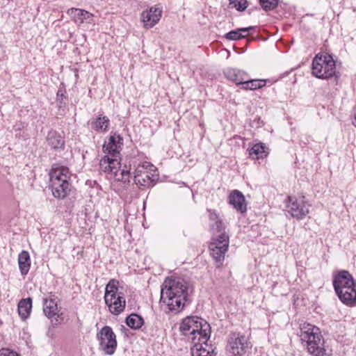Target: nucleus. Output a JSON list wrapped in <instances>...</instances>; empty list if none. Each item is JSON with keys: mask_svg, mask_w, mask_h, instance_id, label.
<instances>
[{"mask_svg": "<svg viewBox=\"0 0 356 356\" xmlns=\"http://www.w3.org/2000/svg\"><path fill=\"white\" fill-rule=\"evenodd\" d=\"M179 330L191 339L193 348L200 352L197 356H210L209 350L203 347L207 346L211 335V326L204 319L197 316H187L182 320Z\"/></svg>", "mask_w": 356, "mask_h": 356, "instance_id": "f257e3e1", "label": "nucleus"}, {"mask_svg": "<svg viewBox=\"0 0 356 356\" xmlns=\"http://www.w3.org/2000/svg\"><path fill=\"white\" fill-rule=\"evenodd\" d=\"M188 298V286L184 280L167 278L161 286L160 302L169 311L180 312L185 306Z\"/></svg>", "mask_w": 356, "mask_h": 356, "instance_id": "f03ea898", "label": "nucleus"}, {"mask_svg": "<svg viewBox=\"0 0 356 356\" xmlns=\"http://www.w3.org/2000/svg\"><path fill=\"white\" fill-rule=\"evenodd\" d=\"M302 343L307 346V351L313 356H324L323 339L320 329L308 323L300 325L299 333Z\"/></svg>", "mask_w": 356, "mask_h": 356, "instance_id": "7ed1b4c3", "label": "nucleus"}, {"mask_svg": "<svg viewBox=\"0 0 356 356\" xmlns=\"http://www.w3.org/2000/svg\"><path fill=\"white\" fill-rule=\"evenodd\" d=\"M312 73L316 78L327 79L334 77L337 83L340 74L336 71V63L328 54H318L312 60Z\"/></svg>", "mask_w": 356, "mask_h": 356, "instance_id": "20e7f679", "label": "nucleus"}, {"mask_svg": "<svg viewBox=\"0 0 356 356\" xmlns=\"http://www.w3.org/2000/svg\"><path fill=\"white\" fill-rule=\"evenodd\" d=\"M104 298L105 304L112 314L118 316L124 312L126 300L124 293L120 291L118 280L112 279L108 282L105 288Z\"/></svg>", "mask_w": 356, "mask_h": 356, "instance_id": "39448f33", "label": "nucleus"}, {"mask_svg": "<svg viewBox=\"0 0 356 356\" xmlns=\"http://www.w3.org/2000/svg\"><path fill=\"white\" fill-rule=\"evenodd\" d=\"M310 204L305 197L289 196L286 202V211L297 220L303 219L309 212Z\"/></svg>", "mask_w": 356, "mask_h": 356, "instance_id": "423d86ee", "label": "nucleus"}, {"mask_svg": "<svg viewBox=\"0 0 356 356\" xmlns=\"http://www.w3.org/2000/svg\"><path fill=\"white\" fill-rule=\"evenodd\" d=\"M249 348V343L245 336L236 332L229 334L227 350L233 356H243L247 353Z\"/></svg>", "mask_w": 356, "mask_h": 356, "instance_id": "0eeeda50", "label": "nucleus"}, {"mask_svg": "<svg viewBox=\"0 0 356 356\" xmlns=\"http://www.w3.org/2000/svg\"><path fill=\"white\" fill-rule=\"evenodd\" d=\"M99 334V348L105 354H113L117 346V341L112 328L106 325L101 329Z\"/></svg>", "mask_w": 356, "mask_h": 356, "instance_id": "6e6552de", "label": "nucleus"}, {"mask_svg": "<svg viewBox=\"0 0 356 356\" xmlns=\"http://www.w3.org/2000/svg\"><path fill=\"white\" fill-rule=\"evenodd\" d=\"M162 7L156 5L142 12L140 15L141 21L146 29L152 28L161 19L162 15Z\"/></svg>", "mask_w": 356, "mask_h": 356, "instance_id": "1a4fd4ad", "label": "nucleus"}, {"mask_svg": "<svg viewBox=\"0 0 356 356\" xmlns=\"http://www.w3.org/2000/svg\"><path fill=\"white\" fill-rule=\"evenodd\" d=\"M122 145L123 138L115 132L111 134L108 143L104 144L102 149L106 155H111L112 157H118Z\"/></svg>", "mask_w": 356, "mask_h": 356, "instance_id": "9d476101", "label": "nucleus"}, {"mask_svg": "<svg viewBox=\"0 0 356 356\" xmlns=\"http://www.w3.org/2000/svg\"><path fill=\"white\" fill-rule=\"evenodd\" d=\"M332 284L336 292L346 289V286L355 285L356 281L348 270H341L334 276Z\"/></svg>", "mask_w": 356, "mask_h": 356, "instance_id": "9b49d317", "label": "nucleus"}, {"mask_svg": "<svg viewBox=\"0 0 356 356\" xmlns=\"http://www.w3.org/2000/svg\"><path fill=\"white\" fill-rule=\"evenodd\" d=\"M55 296H50L49 298H43V312L44 315L49 319L55 320L56 322L62 321V313H59L58 308V302L55 298Z\"/></svg>", "mask_w": 356, "mask_h": 356, "instance_id": "f8f14e48", "label": "nucleus"}, {"mask_svg": "<svg viewBox=\"0 0 356 356\" xmlns=\"http://www.w3.org/2000/svg\"><path fill=\"white\" fill-rule=\"evenodd\" d=\"M339 299L349 307L356 306V284L335 292Z\"/></svg>", "mask_w": 356, "mask_h": 356, "instance_id": "ddd939ff", "label": "nucleus"}, {"mask_svg": "<svg viewBox=\"0 0 356 356\" xmlns=\"http://www.w3.org/2000/svg\"><path fill=\"white\" fill-rule=\"evenodd\" d=\"M70 184L67 179L49 183L52 195L58 199H64L70 193Z\"/></svg>", "mask_w": 356, "mask_h": 356, "instance_id": "4468645a", "label": "nucleus"}, {"mask_svg": "<svg viewBox=\"0 0 356 356\" xmlns=\"http://www.w3.org/2000/svg\"><path fill=\"white\" fill-rule=\"evenodd\" d=\"M229 203L241 213H245L247 211V204L245 196L238 191H232L229 195Z\"/></svg>", "mask_w": 356, "mask_h": 356, "instance_id": "2eb2a0df", "label": "nucleus"}, {"mask_svg": "<svg viewBox=\"0 0 356 356\" xmlns=\"http://www.w3.org/2000/svg\"><path fill=\"white\" fill-rule=\"evenodd\" d=\"M46 141L49 146L55 151H62L65 149L64 137L56 130H50L47 135Z\"/></svg>", "mask_w": 356, "mask_h": 356, "instance_id": "dca6fc26", "label": "nucleus"}, {"mask_svg": "<svg viewBox=\"0 0 356 356\" xmlns=\"http://www.w3.org/2000/svg\"><path fill=\"white\" fill-rule=\"evenodd\" d=\"M67 13L76 24L92 23L93 15L85 10L72 8L67 10Z\"/></svg>", "mask_w": 356, "mask_h": 356, "instance_id": "f3484780", "label": "nucleus"}, {"mask_svg": "<svg viewBox=\"0 0 356 356\" xmlns=\"http://www.w3.org/2000/svg\"><path fill=\"white\" fill-rule=\"evenodd\" d=\"M49 177L50 182H55L56 181H60L64 179L68 180L70 177L69 168L59 163H55L52 165Z\"/></svg>", "mask_w": 356, "mask_h": 356, "instance_id": "a211bd4d", "label": "nucleus"}, {"mask_svg": "<svg viewBox=\"0 0 356 356\" xmlns=\"http://www.w3.org/2000/svg\"><path fill=\"white\" fill-rule=\"evenodd\" d=\"M134 183L141 186L151 187L154 186V179L150 174L144 170L143 167L135 170Z\"/></svg>", "mask_w": 356, "mask_h": 356, "instance_id": "6ab92c4d", "label": "nucleus"}, {"mask_svg": "<svg viewBox=\"0 0 356 356\" xmlns=\"http://www.w3.org/2000/svg\"><path fill=\"white\" fill-rule=\"evenodd\" d=\"M224 74L227 79L234 82L237 86H241L244 79L248 76L246 72L236 68L225 70Z\"/></svg>", "mask_w": 356, "mask_h": 356, "instance_id": "aec40b11", "label": "nucleus"}, {"mask_svg": "<svg viewBox=\"0 0 356 356\" xmlns=\"http://www.w3.org/2000/svg\"><path fill=\"white\" fill-rule=\"evenodd\" d=\"M56 102L59 111H64L68 104V95L65 85L60 83L56 92Z\"/></svg>", "mask_w": 356, "mask_h": 356, "instance_id": "412c9836", "label": "nucleus"}, {"mask_svg": "<svg viewBox=\"0 0 356 356\" xmlns=\"http://www.w3.org/2000/svg\"><path fill=\"white\" fill-rule=\"evenodd\" d=\"M209 248L211 256L216 262V267L220 268L225 259V254L228 250V247H218L209 245Z\"/></svg>", "mask_w": 356, "mask_h": 356, "instance_id": "4be33fe9", "label": "nucleus"}, {"mask_svg": "<svg viewBox=\"0 0 356 356\" xmlns=\"http://www.w3.org/2000/svg\"><path fill=\"white\" fill-rule=\"evenodd\" d=\"M268 149L263 143L254 144L248 149L249 156L252 159H264L268 154Z\"/></svg>", "mask_w": 356, "mask_h": 356, "instance_id": "5701e85b", "label": "nucleus"}, {"mask_svg": "<svg viewBox=\"0 0 356 356\" xmlns=\"http://www.w3.org/2000/svg\"><path fill=\"white\" fill-rule=\"evenodd\" d=\"M18 265L22 275H26L31 267V258L29 253L22 250L18 255Z\"/></svg>", "mask_w": 356, "mask_h": 356, "instance_id": "b1692460", "label": "nucleus"}, {"mask_svg": "<svg viewBox=\"0 0 356 356\" xmlns=\"http://www.w3.org/2000/svg\"><path fill=\"white\" fill-rule=\"evenodd\" d=\"M32 308V299L27 298L21 300L18 303V314L22 320H26L30 315Z\"/></svg>", "mask_w": 356, "mask_h": 356, "instance_id": "393cba45", "label": "nucleus"}, {"mask_svg": "<svg viewBox=\"0 0 356 356\" xmlns=\"http://www.w3.org/2000/svg\"><path fill=\"white\" fill-rule=\"evenodd\" d=\"M266 84V79H250L248 76L245 78L242 82L241 88L243 90H256L265 86Z\"/></svg>", "mask_w": 356, "mask_h": 356, "instance_id": "a878e982", "label": "nucleus"}, {"mask_svg": "<svg viewBox=\"0 0 356 356\" xmlns=\"http://www.w3.org/2000/svg\"><path fill=\"white\" fill-rule=\"evenodd\" d=\"M110 120L107 116H99L91 122L92 129L96 131L106 132L108 129Z\"/></svg>", "mask_w": 356, "mask_h": 356, "instance_id": "bb28decb", "label": "nucleus"}, {"mask_svg": "<svg viewBox=\"0 0 356 356\" xmlns=\"http://www.w3.org/2000/svg\"><path fill=\"white\" fill-rule=\"evenodd\" d=\"M125 323L130 328L138 330L144 324V319L138 314L132 313L126 318Z\"/></svg>", "mask_w": 356, "mask_h": 356, "instance_id": "cd10ccee", "label": "nucleus"}, {"mask_svg": "<svg viewBox=\"0 0 356 356\" xmlns=\"http://www.w3.org/2000/svg\"><path fill=\"white\" fill-rule=\"evenodd\" d=\"M109 163L112 170L115 172V175H118V172L120 171V163L118 162L117 157H112L111 155H106L100 161V165L104 166L105 163Z\"/></svg>", "mask_w": 356, "mask_h": 356, "instance_id": "c85d7f7f", "label": "nucleus"}, {"mask_svg": "<svg viewBox=\"0 0 356 356\" xmlns=\"http://www.w3.org/2000/svg\"><path fill=\"white\" fill-rule=\"evenodd\" d=\"M115 180L122 181L123 183H129L130 178V171L127 169H122L118 172V175H114Z\"/></svg>", "mask_w": 356, "mask_h": 356, "instance_id": "c756f323", "label": "nucleus"}, {"mask_svg": "<svg viewBox=\"0 0 356 356\" xmlns=\"http://www.w3.org/2000/svg\"><path fill=\"white\" fill-rule=\"evenodd\" d=\"M259 3L264 10H271L278 5V0H259Z\"/></svg>", "mask_w": 356, "mask_h": 356, "instance_id": "7c9ffc66", "label": "nucleus"}, {"mask_svg": "<svg viewBox=\"0 0 356 356\" xmlns=\"http://www.w3.org/2000/svg\"><path fill=\"white\" fill-rule=\"evenodd\" d=\"M229 5L232 8H236L238 11H243L248 7V1L246 0H229Z\"/></svg>", "mask_w": 356, "mask_h": 356, "instance_id": "2f4dec72", "label": "nucleus"}, {"mask_svg": "<svg viewBox=\"0 0 356 356\" xmlns=\"http://www.w3.org/2000/svg\"><path fill=\"white\" fill-rule=\"evenodd\" d=\"M213 234V238H215V239H216L217 241H222V247H229V236L225 232L220 233H214Z\"/></svg>", "mask_w": 356, "mask_h": 356, "instance_id": "473e14b6", "label": "nucleus"}, {"mask_svg": "<svg viewBox=\"0 0 356 356\" xmlns=\"http://www.w3.org/2000/svg\"><path fill=\"white\" fill-rule=\"evenodd\" d=\"M225 38L229 40H238L242 39V35L239 33L238 29H236L226 33Z\"/></svg>", "mask_w": 356, "mask_h": 356, "instance_id": "72a5a7b5", "label": "nucleus"}, {"mask_svg": "<svg viewBox=\"0 0 356 356\" xmlns=\"http://www.w3.org/2000/svg\"><path fill=\"white\" fill-rule=\"evenodd\" d=\"M211 229L214 233L225 232V225L221 219L218 220L211 225Z\"/></svg>", "mask_w": 356, "mask_h": 356, "instance_id": "f704fd0d", "label": "nucleus"}, {"mask_svg": "<svg viewBox=\"0 0 356 356\" xmlns=\"http://www.w3.org/2000/svg\"><path fill=\"white\" fill-rule=\"evenodd\" d=\"M207 211L209 212V218L210 221L214 222L220 219L219 215L216 210L207 209Z\"/></svg>", "mask_w": 356, "mask_h": 356, "instance_id": "c9c22d12", "label": "nucleus"}, {"mask_svg": "<svg viewBox=\"0 0 356 356\" xmlns=\"http://www.w3.org/2000/svg\"><path fill=\"white\" fill-rule=\"evenodd\" d=\"M264 124V121L258 116H257L250 123V126L254 128H259Z\"/></svg>", "mask_w": 356, "mask_h": 356, "instance_id": "e433bc0d", "label": "nucleus"}, {"mask_svg": "<svg viewBox=\"0 0 356 356\" xmlns=\"http://www.w3.org/2000/svg\"><path fill=\"white\" fill-rule=\"evenodd\" d=\"M0 356H19V355L10 351L9 349L3 348L0 350Z\"/></svg>", "mask_w": 356, "mask_h": 356, "instance_id": "4c0bfd02", "label": "nucleus"}, {"mask_svg": "<svg viewBox=\"0 0 356 356\" xmlns=\"http://www.w3.org/2000/svg\"><path fill=\"white\" fill-rule=\"evenodd\" d=\"M254 29V26H249L246 28H240L238 29L239 33H241V35H242V38H245L250 30H253Z\"/></svg>", "mask_w": 356, "mask_h": 356, "instance_id": "58836bf2", "label": "nucleus"}, {"mask_svg": "<svg viewBox=\"0 0 356 356\" xmlns=\"http://www.w3.org/2000/svg\"><path fill=\"white\" fill-rule=\"evenodd\" d=\"M100 168H101L102 170H103L104 172H106L107 174H112V175H115V172L113 171V170H112L109 163H105V165L104 166L100 165Z\"/></svg>", "mask_w": 356, "mask_h": 356, "instance_id": "ea45409f", "label": "nucleus"}, {"mask_svg": "<svg viewBox=\"0 0 356 356\" xmlns=\"http://www.w3.org/2000/svg\"><path fill=\"white\" fill-rule=\"evenodd\" d=\"M209 245H213V246L222 247V243L220 241H217L215 238H213V241Z\"/></svg>", "mask_w": 356, "mask_h": 356, "instance_id": "a19ab883", "label": "nucleus"}, {"mask_svg": "<svg viewBox=\"0 0 356 356\" xmlns=\"http://www.w3.org/2000/svg\"><path fill=\"white\" fill-rule=\"evenodd\" d=\"M353 115H354V118H353V124L356 127V105L355 106L354 108H353Z\"/></svg>", "mask_w": 356, "mask_h": 356, "instance_id": "79ce46f5", "label": "nucleus"}]
</instances>
